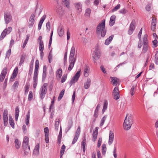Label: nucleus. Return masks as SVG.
<instances>
[{"mask_svg": "<svg viewBox=\"0 0 158 158\" xmlns=\"http://www.w3.org/2000/svg\"><path fill=\"white\" fill-rule=\"evenodd\" d=\"M30 115V111H28L27 115L25 120V123L27 125H28L29 123V119Z\"/></svg>", "mask_w": 158, "mask_h": 158, "instance_id": "nucleus-29", "label": "nucleus"}, {"mask_svg": "<svg viewBox=\"0 0 158 158\" xmlns=\"http://www.w3.org/2000/svg\"><path fill=\"white\" fill-rule=\"evenodd\" d=\"M107 115H105L104 117H103L102 118L101 121V122L100 124V126L102 127L103 125L107 118Z\"/></svg>", "mask_w": 158, "mask_h": 158, "instance_id": "nucleus-44", "label": "nucleus"}, {"mask_svg": "<svg viewBox=\"0 0 158 158\" xmlns=\"http://www.w3.org/2000/svg\"><path fill=\"white\" fill-rule=\"evenodd\" d=\"M116 16L114 15H112L110 18L109 21V25L110 26H112L114 24L115 21Z\"/></svg>", "mask_w": 158, "mask_h": 158, "instance_id": "nucleus-20", "label": "nucleus"}, {"mask_svg": "<svg viewBox=\"0 0 158 158\" xmlns=\"http://www.w3.org/2000/svg\"><path fill=\"white\" fill-rule=\"evenodd\" d=\"M34 61V57H33L32 58V59L30 62V69H29V73H28V74L30 75H31L32 72Z\"/></svg>", "mask_w": 158, "mask_h": 158, "instance_id": "nucleus-18", "label": "nucleus"}, {"mask_svg": "<svg viewBox=\"0 0 158 158\" xmlns=\"http://www.w3.org/2000/svg\"><path fill=\"white\" fill-rule=\"evenodd\" d=\"M77 12L80 13L82 11V5L81 2H76L74 4Z\"/></svg>", "mask_w": 158, "mask_h": 158, "instance_id": "nucleus-14", "label": "nucleus"}, {"mask_svg": "<svg viewBox=\"0 0 158 158\" xmlns=\"http://www.w3.org/2000/svg\"><path fill=\"white\" fill-rule=\"evenodd\" d=\"M98 134V131H94L92 134L93 138L92 139V141L94 142H95L96 140Z\"/></svg>", "mask_w": 158, "mask_h": 158, "instance_id": "nucleus-27", "label": "nucleus"}, {"mask_svg": "<svg viewBox=\"0 0 158 158\" xmlns=\"http://www.w3.org/2000/svg\"><path fill=\"white\" fill-rule=\"evenodd\" d=\"M39 62L38 60H36L35 61V69L34 72H38V70L39 68Z\"/></svg>", "mask_w": 158, "mask_h": 158, "instance_id": "nucleus-34", "label": "nucleus"}, {"mask_svg": "<svg viewBox=\"0 0 158 158\" xmlns=\"http://www.w3.org/2000/svg\"><path fill=\"white\" fill-rule=\"evenodd\" d=\"M29 138L27 136H25L24 137L22 146L23 148L25 150L28 149V150H30V147L28 146Z\"/></svg>", "mask_w": 158, "mask_h": 158, "instance_id": "nucleus-8", "label": "nucleus"}, {"mask_svg": "<svg viewBox=\"0 0 158 158\" xmlns=\"http://www.w3.org/2000/svg\"><path fill=\"white\" fill-rule=\"evenodd\" d=\"M148 35L145 34L144 35L143 39V44H148V41L147 39Z\"/></svg>", "mask_w": 158, "mask_h": 158, "instance_id": "nucleus-31", "label": "nucleus"}, {"mask_svg": "<svg viewBox=\"0 0 158 158\" xmlns=\"http://www.w3.org/2000/svg\"><path fill=\"white\" fill-rule=\"evenodd\" d=\"M79 135H75V136L72 142V144H74L77 141V140L78 138Z\"/></svg>", "mask_w": 158, "mask_h": 158, "instance_id": "nucleus-55", "label": "nucleus"}, {"mask_svg": "<svg viewBox=\"0 0 158 158\" xmlns=\"http://www.w3.org/2000/svg\"><path fill=\"white\" fill-rule=\"evenodd\" d=\"M19 107L17 106L15 108V118L16 121H17L18 120L19 114Z\"/></svg>", "mask_w": 158, "mask_h": 158, "instance_id": "nucleus-26", "label": "nucleus"}, {"mask_svg": "<svg viewBox=\"0 0 158 158\" xmlns=\"http://www.w3.org/2000/svg\"><path fill=\"white\" fill-rule=\"evenodd\" d=\"M113 37L114 35H112L111 36H110L108 38L106 39L105 42V44L106 45H108L111 42Z\"/></svg>", "mask_w": 158, "mask_h": 158, "instance_id": "nucleus-23", "label": "nucleus"}, {"mask_svg": "<svg viewBox=\"0 0 158 158\" xmlns=\"http://www.w3.org/2000/svg\"><path fill=\"white\" fill-rule=\"evenodd\" d=\"M105 20L104 19L100 23L97 27L96 32L98 35H101L102 37H105L106 32L105 29Z\"/></svg>", "mask_w": 158, "mask_h": 158, "instance_id": "nucleus-1", "label": "nucleus"}, {"mask_svg": "<svg viewBox=\"0 0 158 158\" xmlns=\"http://www.w3.org/2000/svg\"><path fill=\"white\" fill-rule=\"evenodd\" d=\"M102 154L105 155L106 150V146L105 144H103L102 146Z\"/></svg>", "mask_w": 158, "mask_h": 158, "instance_id": "nucleus-41", "label": "nucleus"}, {"mask_svg": "<svg viewBox=\"0 0 158 158\" xmlns=\"http://www.w3.org/2000/svg\"><path fill=\"white\" fill-rule=\"evenodd\" d=\"M75 53V48L74 46L71 47L69 57V65L68 70L70 71L73 68L76 60V59L74 57Z\"/></svg>", "mask_w": 158, "mask_h": 158, "instance_id": "nucleus-2", "label": "nucleus"}, {"mask_svg": "<svg viewBox=\"0 0 158 158\" xmlns=\"http://www.w3.org/2000/svg\"><path fill=\"white\" fill-rule=\"evenodd\" d=\"M37 9H36L35 10V11H36ZM35 12L34 13H33L32 14L29 18V19L28 21V27L29 28H31L33 26L35 22Z\"/></svg>", "mask_w": 158, "mask_h": 158, "instance_id": "nucleus-5", "label": "nucleus"}, {"mask_svg": "<svg viewBox=\"0 0 158 158\" xmlns=\"http://www.w3.org/2000/svg\"><path fill=\"white\" fill-rule=\"evenodd\" d=\"M135 21L134 19L132 20L130 25L128 31V33L129 35H131L133 32L135 27Z\"/></svg>", "mask_w": 158, "mask_h": 158, "instance_id": "nucleus-11", "label": "nucleus"}, {"mask_svg": "<svg viewBox=\"0 0 158 158\" xmlns=\"http://www.w3.org/2000/svg\"><path fill=\"white\" fill-rule=\"evenodd\" d=\"M25 57V54H23L22 55L20 58V60L19 63V65L20 66H21L24 62Z\"/></svg>", "mask_w": 158, "mask_h": 158, "instance_id": "nucleus-36", "label": "nucleus"}, {"mask_svg": "<svg viewBox=\"0 0 158 158\" xmlns=\"http://www.w3.org/2000/svg\"><path fill=\"white\" fill-rule=\"evenodd\" d=\"M30 85L29 84H26L25 86V94L27 93L29 91Z\"/></svg>", "mask_w": 158, "mask_h": 158, "instance_id": "nucleus-53", "label": "nucleus"}, {"mask_svg": "<svg viewBox=\"0 0 158 158\" xmlns=\"http://www.w3.org/2000/svg\"><path fill=\"white\" fill-rule=\"evenodd\" d=\"M146 10L148 11H149L151 9V5L150 4L147 5L145 7Z\"/></svg>", "mask_w": 158, "mask_h": 158, "instance_id": "nucleus-62", "label": "nucleus"}, {"mask_svg": "<svg viewBox=\"0 0 158 158\" xmlns=\"http://www.w3.org/2000/svg\"><path fill=\"white\" fill-rule=\"evenodd\" d=\"M45 135H49V129L48 127H46L44 129Z\"/></svg>", "mask_w": 158, "mask_h": 158, "instance_id": "nucleus-59", "label": "nucleus"}, {"mask_svg": "<svg viewBox=\"0 0 158 158\" xmlns=\"http://www.w3.org/2000/svg\"><path fill=\"white\" fill-rule=\"evenodd\" d=\"M110 78L112 79L111 81L113 82V85L114 86L116 85L118 81V79L114 77H111Z\"/></svg>", "mask_w": 158, "mask_h": 158, "instance_id": "nucleus-22", "label": "nucleus"}, {"mask_svg": "<svg viewBox=\"0 0 158 158\" xmlns=\"http://www.w3.org/2000/svg\"><path fill=\"white\" fill-rule=\"evenodd\" d=\"M89 70L87 68L84 69V74L85 77H87L89 75Z\"/></svg>", "mask_w": 158, "mask_h": 158, "instance_id": "nucleus-40", "label": "nucleus"}, {"mask_svg": "<svg viewBox=\"0 0 158 158\" xmlns=\"http://www.w3.org/2000/svg\"><path fill=\"white\" fill-rule=\"evenodd\" d=\"M100 51L98 48H96L93 53V57L94 60H97L99 59L100 56Z\"/></svg>", "mask_w": 158, "mask_h": 158, "instance_id": "nucleus-12", "label": "nucleus"}, {"mask_svg": "<svg viewBox=\"0 0 158 158\" xmlns=\"http://www.w3.org/2000/svg\"><path fill=\"white\" fill-rule=\"evenodd\" d=\"M136 89V85H133L131 88L130 93L131 96H133L135 92Z\"/></svg>", "mask_w": 158, "mask_h": 158, "instance_id": "nucleus-24", "label": "nucleus"}, {"mask_svg": "<svg viewBox=\"0 0 158 158\" xmlns=\"http://www.w3.org/2000/svg\"><path fill=\"white\" fill-rule=\"evenodd\" d=\"M119 12L120 13L125 14L127 12V10L126 9L123 8L120 10L119 11Z\"/></svg>", "mask_w": 158, "mask_h": 158, "instance_id": "nucleus-64", "label": "nucleus"}, {"mask_svg": "<svg viewBox=\"0 0 158 158\" xmlns=\"http://www.w3.org/2000/svg\"><path fill=\"white\" fill-rule=\"evenodd\" d=\"M91 12V10L90 8H87L85 10V15L86 16L89 17Z\"/></svg>", "mask_w": 158, "mask_h": 158, "instance_id": "nucleus-42", "label": "nucleus"}, {"mask_svg": "<svg viewBox=\"0 0 158 158\" xmlns=\"http://www.w3.org/2000/svg\"><path fill=\"white\" fill-rule=\"evenodd\" d=\"M58 7L56 9V12L57 13L60 15L62 13V7L61 6H58Z\"/></svg>", "mask_w": 158, "mask_h": 158, "instance_id": "nucleus-47", "label": "nucleus"}, {"mask_svg": "<svg viewBox=\"0 0 158 158\" xmlns=\"http://www.w3.org/2000/svg\"><path fill=\"white\" fill-rule=\"evenodd\" d=\"M8 117H3L4 124L5 126H7L8 124Z\"/></svg>", "mask_w": 158, "mask_h": 158, "instance_id": "nucleus-49", "label": "nucleus"}, {"mask_svg": "<svg viewBox=\"0 0 158 158\" xmlns=\"http://www.w3.org/2000/svg\"><path fill=\"white\" fill-rule=\"evenodd\" d=\"M148 44H143V48L142 50V53H146L148 49Z\"/></svg>", "mask_w": 158, "mask_h": 158, "instance_id": "nucleus-33", "label": "nucleus"}, {"mask_svg": "<svg viewBox=\"0 0 158 158\" xmlns=\"http://www.w3.org/2000/svg\"><path fill=\"white\" fill-rule=\"evenodd\" d=\"M4 18L6 24L8 23L11 20L12 17L10 14L9 12L4 13Z\"/></svg>", "mask_w": 158, "mask_h": 158, "instance_id": "nucleus-10", "label": "nucleus"}, {"mask_svg": "<svg viewBox=\"0 0 158 158\" xmlns=\"http://www.w3.org/2000/svg\"><path fill=\"white\" fill-rule=\"evenodd\" d=\"M58 33L60 37H62L64 34V28L63 26H59L58 28Z\"/></svg>", "mask_w": 158, "mask_h": 158, "instance_id": "nucleus-16", "label": "nucleus"}, {"mask_svg": "<svg viewBox=\"0 0 158 158\" xmlns=\"http://www.w3.org/2000/svg\"><path fill=\"white\" fill-rule=\"evenodd\" d=\"M91 80L90 78H88L87 79L86 82L84 84V87L85 89H88L91 84Z\"/></svg>", "mask_w": 158, "mask_h": 158, "instance_id": "nucleus-17", "label": "nucleus"}, {"mask_svg": "<svg viewBox=\"0 0 158 158\" xmlns=\"http://www.w3.org/2000/svg\"><path fill=\"white\" fill-rule=\"evenodd\" d=\"M48 58L49 62L50 63L52 60V55L51 51H50L49 53Z\"/></svg>", "mask_w": 158, "mask_h": 158, "instance_id": "nucleus-56", "label": "nucleus"}, {"mask_svg": "<svg viewBox=\"0 0 158 158\" xmlns=\"http://www.w3.org/2000/svg\"><path fill=\"white\" fill-rule=\"evenodd\" d=\"M11 53V50L10 49L6 52V56L9 57Z\"/></svg>", "mask_w": 158, "mask_h": 158, "instance_id": "nucleus-61", "label": "nucleus"}, {"mask_svg": "<svg viewBox=\"0 0 158 158\" xmlns=\"http://www.w3.org/2000/svg\"><path fill=\"white\" fill-rule=\"evenodd\" d=\"M46 26L47 27V30L49 31L50 29V22H48L46 23Z\"/></svg>", "mask_w": 158, "mask_h": 158, "instance_id": "nucleus-57", "label": "nucleus"}, {"mask_svg": "<svg viewBox=\"0 0 158 158\" xmlns=\"http://www.w3.org/2000/svg\"><path fill=\"white\" fill-rule=\"evenodd\" d=\"M102 143V138H99L98 140V144H97V147L98 148H99L101 144Z\"/></svg>", "mask_w": 158, "mask_h": 158, "instance_id": "nucleus-58", "label": "nucleus"}, {"mask_svg": "<svg viewBox=\"0 0 158 158\" xmlns=\"http://www.w3.org/2000/svg\"><path fill=\"white\" fill-rule=\"evenodd\" d=\"M73 121L72 119H70L68 122V125L67 127V131H68L73 126Z\"/></svg>", "mask_w": 158, "mask_h": 158, "instance_id": "nucleus-39", "label": "nucleus"}, {"mask_svg": "<svg viewBox=\"0 0 158 158\" xmlns=\"http://www.w3.org/2000/svg\"><path fill=\"white\" fill-rule=\"evenodd\" d=\"M19 85V82L18 81H16L14 82L12 86V89L14 91H15L17 89Z\"/></svg>", "mask_w": 158, "mask_h": 158, "instance_id": "nucleus-21", "label": "nucleus"}, {"mask_svg": "<svg viewBox=\"0 0 158 158\" xmlns=\"http://www.w3.org/2000/svg\"><path fill=\"white\" fill-rule=\"evenodd\" d=\"M48 85L47 83H44L40 89V97L41 99H43L46 94L48 89Z\"/></svg>", "mask_w": 158, "mask_h": 158, "instance_id": "nucleus-4", "label": "nucleus"}, {"mask_svg": "<svg viewBox=\"0 0 158 158\" xmlns=\"http://www.w3.org/2000/svg\"><path fill=\"white\" fill-rule=\"evenodd\" d=\"M62 130L61 126L60 127V132L59 134V135L58 137V143L59 144H60L61 142V139L62 138Z\"/></svg>", "mask_w": 158, "mask_h": 158, "instance_id": "nucleus-28", "label": "nucleus"}, {"mask_svg": "<svg viewBox=\"0 0 158 158\" xmlns=\"http://www.w3.org/2000/svg\"><path fill=\"white\" fill-rule=\"evenodd\" d=\"M120 7V5L119 4H118L112 10V12H114L119 9Z\"/></svg>", "mask_w": 158, "mask_h": 158, "instance_id": "nucleus-51", "label": "nucleus"}, {"mask_svg": "<svg viewBox=\"0 0 158 158\" xmlns=\"http://www.w3.org/2000/svg\"><path fill=\"white\" fill-rule=\"evenodd\" d=\"M142 28H141V29L140 30L139 32L138 35V37L139 40V41H140L141 40V35L142 34Z\"/></svg>", "mask_w": 158, "mask_h": 158, "instance_id": "nucleus-60", "label": "nucleus"}, {"mask_svg": "<svg viewBox=\"0 0 158 158\" xmlns=\"http://www.w3.org/2000/svg\"><path fill=\"white\" fill-rule=\"evenodd\" d=\"M15 146L16 148L17 149H19L21 145V143L17 139L15 140Z\"/></svg>", "mask_w": 158, "mask_h": 158, "instance_id": "nucleus-37", "label": "nucleus"}, {"mask_svg": "<svg viewBox=\"0 0 158 158\" xmlns=\"http://www.w3.org/2000/svg\"><path fill=\"white\" fill-rule=\"evenodd\" d=\"M33 94L31 91H30L29 92L28 97V100L29 101H31L33 98Z\"/></svg>", "mask_w": 158, "mask_h": 158, "instance_id": "nucleus-50", "label": "nucleus"}, {"mask_svg": "<svg viewBox=\"0 0 158 158\" xmlns=\"http://www.w3.org/2000/svg\"><path fill=\"white\" fill-rule=\"evenodd\" d=\"M62 2L68 8H69V0H62Z\"/></svg>", "mask_w": 158, "mask_h": 158, "instance_id": "nucleus-35", "label": "nucleus"}, {"mask_svg": "<svg viewBox=\"0 0 158 158\" xmlns=\"http://www.w3.org/2000/svg\"><path fill=\"white\" fill-rule=\"evenodd\" d=\"M60 122V120L59 119H56V120L55 123V129L56 131H58V130Z\"/></svg>", "mask_w": 158, "mask_h": 158, "instance_id": "nucleus-30", "label": "nucleus"}, {"mask_svg": "<svg viewBox=\"0 0 158 158\" xmlns=\"http://www.w3.org/2000/svg\"><path fill=\"white\" fill-rule=\"evenodd\" d=\"M108 102L107 101H105L104 102L103 108L102 112L104 113L105 111L107 109V107Z\"/></svg>", "mask_w": 158, "mask_h": 158, "instance_id": "nucleus-45", "label": "nucleus"}, {"mask_svg": "<svg viewBox=\"0 0 158 158\" xmlns=\"http://www.w3.org/2000/svg\"><path fill=\"white\" fill-rule=\"evenodd\" d=\"M128 114L125 118L123 124V127L125 130H128L131 127L133 123L132 118L131 116L128 117Z\"/></svg>", "mask_w": 158, "mask_h": 158, "instance_id": "nucleus-3", "label": "nucleus"}, {"mask_svg": "<svg viewBox=\"0 0 158 158\" xmlns=\"http://www.w3.org/2000/svg\"><path fill=\"white\" fill-rule=\"evenodd\" d=\"M67 78V75L66 74H64L62 77L61 80V82L63 83L65 81Z\"/></svg>", "mask_w": 158, "mask_h": 158, "instance_id": "nucleus-54", "label": "nucleus"}, {"mask_svg": "<svg viewBox=\"0 0 158 158\" xmlns=\"http://www.w3.org/2000/svg\"><path fill=\"white\" fill-rule=\"evenodd\" d=\"M114 138V134L111 131H110L109 132V136L108 143L109 145H111L113 142Z\"/></svg>", "mask_w": 158, "mask_h": 158, "instance_id": "nucleus-15", "label": "nucleus"}, {"mask_svg": "<svg viewBox=\"0 0 158 158\" xmlns=\"http://www.w3.org/2000/svg\"><path fill=\"white\" fill-rule=\"evenodd\" d=\"M85 141L83 140L81 142V146L82 147L83 152H85Z\"/></svg>", "mask_w": 158, "mask_h": 158, "instance_id": "nucleus-48", "label": "nucleus"}, {"mask_svg": "<svg viewBox=\"0 0 158 158\" xmlns=\"http://www.w3.org/2000/svg\"><path fill=\"white\" fill-rule=\"evenodd\" d=\"M7 71V67H5L2 70L0 75V82H2L4 79Z\"/></svg>", "mask_w": 158, "mask_h": 158, "instance_id": "nucleus-13", "label": "nucleus"}, {"mask_svg": "<svg viewBox=\"0 0 158 158\" xmlns=\"http://www.w3.org/2000/svg\"><path fill=\"white\" fill-rule=\"evenodd\" d=\"M40 144L37 143L35 146L33 151V153L35 155H37L39 154Z\"/></svg>", "mask_w": 158, "mask_h": 158, "instance_id": "nucleus-19", "label": "nucleus"}, {"mask_svg": "<svg viewBox=\"0 0 158 158\" xmlns=\"http://www.w3.org/2000/svg\"><path fill=\"white\" fill-rule=\"evenodd\" d=\"M155 63L156 64L158 65V51L156 52L155 56Z\"/></svg>", "mask_w": 158, "mask_h": 158, "instance_id": "nucleus-46", "label": "nucleus"}, {"mask_svg": "<svg viewBox=\"0 0 158 158\" xmlns=\"http://www.w3.org/2000/svg\"><path fill=\"white\" fill-rule=\"evenodd\" d=\"M113 96L114 98L116 100L119 99L120 96L118 87H116L114 88L113 91Z\"/></svg>", "mask_w": 158, "mask_h": 158, "instance_id": "nucleus-9", "label": "nucleus"}, {"mask_svg": "<svg viewBox=\"0 0 158 158\" xmlns=\"http://www.w3.org/2000/svg\"><path fill=\"white\" fill-rule=\"evenodd\" d=\"M9 123L10 125L11 126L12 128H14L15 127V123L14 120L11 116L10 115L9 116Z\"/></svg>", "mask_w": 158, "mask_h": 158, "instance_id": "nucleus-25", "label": "nucleus"}, {"mask_svg": "<svg viewBox=\"0 0 158 158\" xmlns=\"http://www.w3.org/2000/svg\"><path fill=\"white\" fill-rule=\"evenodd\" d=\"M62 70L61 69H59L56 72V77H57L60 78L62 75Z\"/></svg>", "mask_w": 158, "mask_h": 158, "instance_id": "nucleus-32", "label": "nucleus"}, {"mask_svg": "<svg viewBox=\"0 0 158 158\" xmlns=\"http://www.w3.org/2000/svg\"><path fill=\"white\" fill-rule=\"evenodd\" d=\"M12 31V28L9 27L7 28L4 29L2 32L0 37V40H2L6 36V35L9 34Z\"/></svg>", "mask_w": 158, "mask_h": 158, "instance_id": "nucleus-6", "label": "nucleus"}, {"mask_svg": "<svg viewBox=\"0 0 158 158\" xmlns=\"http://www.w3.org/2000/svg\"><path fill=\"white\" fill-rule=\"evenodd\" d=\"M39 50H43L44 49V45L43 41L39 42Z\"/></svg>", "mask_w": 158, "mask_h": 158, "instance_id": "nucleus-43", "label": "nucleus"}, {"mask_svg": "<svg viewBox=\"0 0 158 158\" xmlns=\"http://www.w3.org/2000/svg\"><path fill=\"white\" fill-rule=\"evenodd\" d=\"M64 90L63 89L60 92L58 98V100L60 101L62 98L64 93Z\"/></svg>", "mask_w": 158, "mask_h": 158, "instance_id": "nucleus-38", "label": "nucleus"}, {"mask_svg": "<svg viewBox=\"0 0 158 158\" xmlns=\"http://www.w3.org/2000/svg\"><path fill=\"white\" fill-rule=\"evenodd\" d=\"M158 42L155 39L154 40L152 41V43L153 45L154 46V48H156L157 47V45Z\"/></svg>", "mask_w": 158, "mask_h": 158, "instance_id": "nucleus-63", "label": "nucleus"}, {"mask_svg": "<svg viewBox=\"0 0 158 158\" xmlns=\"http://www.w3.org/2000/svg\"><path fill=\"white\" fill-rule=\"evenodd\" d=\"M65 149V146L64 145H63L61 148L60 152L61 153V154H63L64 152Z\"/></svg>", "mask_w": 158, "mask_h": 158, "instance_id": "nucleus-52", "label": "nucleus"}, {"mask_svg": "<svg viewBox=\"0 0 158 158\" xmlns=\"http://www.w3.org/2000/svg\"><path fill=\"white\" fill-rule=\"evenodd\" d=\"M80 70L78 71L74 76L72 78L69 82V84L71 85H72V84L77 81L80 76Z\"/></svg>", "mask_w": 158, "mask_h": 158, "instance_id": "nucleus-7", "label": "nucleus"}]
</instances>
